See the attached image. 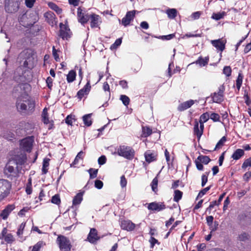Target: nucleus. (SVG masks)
<instances>
[{
  "label": "nucleus",
  "mask_w": 251,
  "mask_h": 251,
  "mask_svg": "<svg viewBox=\"0 0 251 251\" xmlns=\"http://www.w3.org/2000/svg\"><path fill=\"white\" fill-rule=\"evenodd\" d=\"M115 153L118 155L129 160H132L135 155L134 149L129 146L125 145L120 146Z\"/></svg>",
  "instance_id": "obj_1"
},
{
  "label": "nucleus",
  "mask_w": 251,
  "mask_h": 251,
  "mask_svg": "<svg viewBox=\"0 0 251 251\" xmlns=\"http://www.w3.org/2000/svg\"><path fill=\"white\" fill-rule=\"evenodd\" d=\"M38 20V17L36 13L32 12L29 14H24L20 19L21 24L26 27L33 25Z\"/></svg>",
  "instance_id": "obj_2"
},
{
  "label": "nucleus",
  "mask_w": 251,
  "mask_h": 251,
  "mask_svg": "<svg viewBox=\"0 0 251 251\" xmlns=\"http://www.w3.org/2000/svg\"><path fill=\"white\" fill-rule=\"evenodd\" d=\"M11 186V182L8 180L0 179V202L9 195Z\"/></svg>",
  "instance_id": "obj_3"
},
{
  "label": "nucleus",
  "mask_w": 251,
  "mask_h": 251,
  "mask_svg": "<svg viewBox=\"0 0 251 251\" xmlns=\"http://www.w3.org/2000/svg\"><path fill=\"white\" fill-rule=\"evenodd\" d=\"M24 57L25 60L24 62V66L25 68H32L34 64L33 54L30 50H26L22 52L19 56V58Z\"/></svg>",
  "instance_id": "obj_4"
},
{
  "label": "nucleus",
  "mask_w": 251,
  "mask_h": 251,
  "mask_svg": "<svg viewBox=\"0 0 251 251\" xmlns=\"http://www.w3.org/2000/svg\"><path fill=\"white\" fill-rule=\"evenodd\" d=\"M20 4V0H5V10L7 13H15L18 10Z\"/></svg>",
  "instance_id": "obj_5"
},
{
  "label": "nucleus",
  "mask_w": 251,
  "mask_h": 251,
  "mask_svg": "<svg viewBox=\"0 0 251 251\" xmlns=\"http://www.w3.org/2000/svg\"><path fill=\"white\" fill-rule=\"evenodd\" d=\"M57 242L59 245V248L62 251H70L72 245L70 240L65 236L59 235L57 238Z\"/></svg>",
  "instance_id": "obj_6"
},
{
  "label": "nucleus",
  "mask_w": 251,
  "mask_h": 251,
  "mask_svg": "<svg viewBox=\"0 0 251 251\" xmlns=\"http://www.w3.org/2000/svg\"><path fill=\"white\" fill-rule=\"evenodd\" d=\"M225 91V87L221 85L218 88L217 92H214L212 94L211 96L213 102L220 103L224 100V93Z\"/></svg>",
  "instance_id": "obj_7"
},
{
  "label": "nucleus",
  "mask_w": 251,
  "mask_h": 251,
  "mask_svg": "<svg viewBox=\"0 0 251 251\" xmlns=\"http://www.w3.org/2000/svg\"><path fill=\"white\" fill-rule=\"evenodd\" d=\"M78 21L81 24L86 23L90 19L91 14H89L86 11L81 7H78L77 11Z\"/></svg>",
  "instance_id": "obj_8"
},
{
  "label": "nucleus",
  "mask_w": 251,
  "mask_h": 251,
  "mask_svg": "<svg viewBox=\"0 0 251 251\" xmlns=\"http://www.w3.org/2000/svg\"><path fill=\"white\" fill-rule=\"evenodd\" d=\"M33 142V137L30 136L26 137L21 141V147L23 150L30 152L32 149Z\"/></svg>",
  "instance_id": "obj_9"
},
{
  "label": "nucleus",
  "mask_w": 251,
  "mask_h": 251,
  "mask_svg": "<svg viewBox=\"0 0 251 251\" xmlns=\"http://www.w3.org/2000/svg\"><path fill=\"white\" fill-rule=\"evenodd\" d=\"M138 11L133 10L126 12L125 16L122 19L121 24L125 26L129 25L135 16V14L138 13Z\"/></svg>",
  "instance_id": "obj_10"
},
{
  "label": "nucleus",
  "mask_w": 251,
  "mask_h": 251,
  "mask_svg": "<svg viewBox=\"0 0 251 251\" xmlns=\"http://www.w3.org/2000/svg\"><path fill=\"white\" fill-rule=\"evenodd\" d=\"M24 70L22 67H18L14 72V79L19 83L25 81V76L24 75Z\"/></svg>",
  "instance_id": "obj_11"
},
{
  "label": "nucleus",
  "mask_w": 251,
  "mask_h": 251,
  "mask_svg": "<svg viewBox=\"0 0 251 251\" xmlns=\"http://www.w3.org/2000/svg\"><path fill=\"white\" fill-rule=\"evenodd\" d=\"M60 36L63 39H67L70 38L71 35V32L68 26L66 24L62 23L60 24Z\"/></svg>",
  "instance_id": "obj_12"
},
{
  "label": "nucleus",
  "mask_w": 251,
  "mask_h": 251,
  "mask_svg": "<svg viewBox=\"0 0 251 251\" xmlns=\"http://www.w3.org/2000/svg\"><path fill=\"white\" fill-rule=\"evenodd\" d=\"M3 239L7 244H12L14 241L15 238L11 233H7V229L6 227L3 228L0 235V239Z\"/></svg>",
  "instance_id": "obj_13"
},
{
  "label": "nucleus",
  "mask_w": 251,
  "mask_h": 251,
  "mask_svg": "<svg viewBox=\"0 0 251 251\" xmlns=\"http://www.w3.org/2000/svg\"><path fill=\"white\" fill-rule=\"evenodd\" d=\"M99 239L100 237L98 235V231L96 229L94 228H91L87 236V240L92 244H95Z\"/></svg>",
  "instance_id": "obj_14"
},
{
  "label": "nucleus",
  "mask_w": 251,
  "mask_h": 251,
  "mask_svg": "<svg viewBox=\"0 0 251 251\" xmlns=\"http://www.w3.org/2000/svg\"><path fill=\"white\" fill-rule=\"evenodd\" d=\"M26 95L22 96L19 97L16 102V106L18 111L20 112L25 111L27 109L26 103L25 101V97Z\"/></svg>",
  "instance_id": "obj_15"
},
{
  "label": "nucleus",
  "mask_w": 251,
  "mask_h": 251,
  "mask_svg": "<svg viewBox=\"0 0 251 251\" xmlns=\"http://www.w3.org/2000/svg\"><path fill=\"white\" fill-rule=\"evenodd\" d=\"M42 121L45 125H49V128H51L53 126V121L52 120H50L49 115L48 113V109L45 107L44 108L42 113Z\"/></svg>",
  "instance_id": "obj_16"
},
{
  "label": "nucleus",
  "mask_w": 251,
  "mask_h": 251,
  "mask_svg": "<svg viewBox=\"0 0 251 251\" xmlns=\"http://www.w3.org/2000/svg\"><path fill=\"white\" fill-rule=\"evenodd\" d=\"M90 20V26L92 28L98 27L101 23L100 16L95 14H91Z\"/></svg>",
  "instance_id": "obj_17"
},
{
  "label": "nucleus",
  "mask_w": 251,
  "mask_h": 251,
  "mask_svg": "<svg viewBox=\"0 0 251 251\" xmlns=\"http://www.w3.org/2000/svg\"><path fill=\"white\" fill-rule=\"evenodd\" d=\"M44 17L47 22L52 26L56 25L57 21L55 14L51 12H47L44 14Z\"/></svg>",
  "instance_id": "obj_18"
},
{
  "label": "nucleus",
  "mask_w": 251,
  "mask_h": 251,
  "mask_svg": "<svg viewBox=\"0 0 251 251\" xmlns=\"http://www.w3.org/2000/svg\"><path fill=\"white\" fill-rule=\"evenodd\" d=\"M13 164L16 165L15 161L10 160L6 165L4 169V172L6 175L10 176L12 174H16L15 167L12 165Z\"/></svg>",
  "instance_id": "obj_19"
},
{
  "label": "nucleus",
  "mask_w": 251,
  "mask_h": 251,
  "mask_svg": "<svg viewBox=\"0 0 251 251\" xmlns=\"http://www.w3.org/2000/svg\"><path fill=\"white\" fill-rule=\"evenodd\" d=\"M15 206L14 204H8L6 207L1 211L0 216L3 220H6L10 213L15 209Z\"/></svg>",
  "instance_id": "obj_20"
},
{
  "label": "nucleus",
  "mask_w": 251,
  "mask_h": 251,
  "mask_svg": "<svg viewBox=\"0 0 251 251\" xmlns=\"http://www.w3.org/2000/svg\"><path fill=\"white\" fill-rule=\"evenodd\" d=\"M91 86L90 80H88L84 87L79 90L77 93V96L79 100H81L85 95H87L90 90Z\"/></svg>",
  "instance_id": "obj_21"
},
{
  "label": "nucleus",
  "mask_w": 251,
  "mask_h": 251,
  "mask_svg": "<svg viewBox=\"0 0 251 251\" xmlns=\"http://www.w3.org/2000/svg\"><path fill=\"white\" fill-rule=\"evenodd\" d=\"M121 226L123 229L132 231L134 229L135 225L130 220H124L122 221Z\"/></svg>",
  "instance_id": "obj_22"
},
{
  "label": "nucleus",
  "mask_w": 251,
  "mask_h": 251,
  "mask_svg": "<svg viewBox=\"0 0 251 251\" xmlns=\"http://www.w3.org/2000/svg\"><path fill=\"white\" fill-rule=\"evenodd\" d=\"M211 43L217 50L221 51H223L225 49L226 42L221 39L211 40Z\"/></svg>",
  "instance_id": "obj_23"
},
{
  "label": "nucleus",
  "mask_w": 251,
  "mask_h": 251,
  "mask_svg": "<svg viewBox=\"0 0 251 251\" xmlns=\"http://www.w3.org/2000/svg\"><path fill=\"white\" fill-rule=\"evenodd\" d=\"M149 210L161 211L165 208V206L162 203L151 202L150 203L148 207Z\"/></svg>",
  "instance_id": "obj_24"
},
{
  "label": "nucleus",
  "mask_w": 251,
  "mask_h": 251,
  "mask_svg": "<svg viewBox=\"0 0 251 251\" xmlns=\"http://www.w3.org/2000/svg\"><path fill=\"white\" fill-rule=\"evenodd\" d=\"M194 104V101L192 100L181 103L178 106L177 109L179 111H184L190 108Z\"/></svg>",
  "instance_id": "obj_25"
},
{
  "label": "nucleus",
  "mask_w": 251,
  "mask_h": 251,
  "mask_svg": "<svg viewBox=\"0 0 251 251\" xmlns=\"http://www.w3.org/2000/svg\"><path fill=\"white\" fill-rule=\"evenodd\" d=\"M156 154L152 152L151 151H148L145 153V157L146 161L148 163H151L156 160Z\"/></svg>",
  "instance_id": "obj_26"
},
{
  "label": "nucleus",
  "mask_w": 251,
  "mask_h": 251,
  "mask_svg": "<svg viewBox=\"0 0 251 251\" xmlns=\"http://www.w3.org/2000/svg\"><path fill=\"white\" fill-rule=\"evenodd\" d=\"M245 154L244 151L242 149H238L236 150L233 153L231 158L234 160H237L241 158Z\"/></svg>",
  "instance_id": "obj_27"
},
{
  "label": "nucleus",
  "mask_w": 251,
  "mask_h": 251,
  "mask_svg": "<svg viewBox=\"0 0 251 251\" xmlns=\"http://www.w3.org/2000/svg\"><path fill=\"white\" fill-rule=\"evenodd\" d=\"M209 61V58L208 57H205V58H202V57H199V58L194 62L196 64H199L200 67H203L208 64Z\"/></svg>",
  "instance_id": "obj_28"
},
{
  "label": "nucleus",
  "mask_w": 251,
  "mask_h": 251,
  "mask_svg": "<svg viewBox=\"0 0 251 251\" xmlns=\"http://www.w3.org/2000/svg\"><path fill=\"white\" fill-rule=\"evenodd\" d=\"M168 17L170 19H175L177 14V11L175 8H168L166 11Z\"/></svg>",
  "instance_id": "obj_29"
},
{
  "label": "nucleus",
  "mask_w": 251,
  "mask_h": 251,
  "mask_svg": "<svg viewBox=\"0 0 251 251\" xmlns=\"http://www.w3.org/2000/svg\"><path fill=\"white\" fill-rule=\"evenodd\" d=\"M83 192H79L76 194L73 200V204L74 205L79 204L83 200Z\"/></svg>",
  "instance_id": "obj_30"
},
{
  "label": "nucleus",
  "mask_w": 251,
  "mask_h": 251,
  "mask_svg": "<svg viewBox=\"0 0 251 251\" xmlns=\"http://www.w3.org/2000/svg\"><path fill=\"white\" fill-rule=\"evenodd\" d=\"M92 114H88L83 116L82 119L84 124L87 126H90L92 124L91 116Z\"/></svg>",
  "instance_id": "obj_31"
},
{
  "label": "nucleus",
  "mask_w": 251,
  "mask_h": 251,
  "mask_svg": "<svg viewBox=\"0 0 251 251\" xmlns=\"http://www.w3.org/2000/svg\"><path fill=\"white\" fill-rule=\"evenodd\" d=\"M152 129L148 126H142V136L147 137L152 134Z\"/></svg>",
  "instance_id": "obj_32"
},
{
  "label": "nucleus",
  "mask_w": 251,
  "mask_h": 251,
  "mask_svg": "<svg viewBox=\"0 0 251 251\" xmlns=\"http://www.w3.org/2000/svg\"><path fill=\"white\" fill-rule=\"evenodd\" d=\"M194 130L195 134H196L197 137L200 139L203 132H202L201 130L200 129L199 127V123L197 121H195V122Z\"/></svg>",
  "instance_id": "obj_33"
},
{
  "label": "nucleus",
  "mask_w": 251,
  "mask_h": 251,
  "mask_svg": "<svg viewBox=\"0 0 251 251\" xmlns=\"http://www.w3.org/2000/svg\"><path fill=\"white\" fill-rule=\"evenodd\" d=\"M84 156V152L82 151H79L76 156L74 162L71 164V166H75L78 164L79 160H82Z\"/></svg>",
  "instance_id": "obj_34"
},
{
  "label": "nucleus",
  "mask_w": 251,
  "mask_h": 251,
  "mask_svg": "<svg viewBox=\"0 0 251 251\" xmlns=\"http://www.w3.org/2000/svg\"><path fill=\"white\" fill-rule=\"evenodd\" d=\"M76 77V73L74 70H71L67 75V80L68 82L70 83L73 82Z\"/></svg>",
  "instance_id": "obj_35"
},
{
  "label": "nucleus",
  "mask_w": 251,
  "mask_h": 251,
  "mask_svg": "<svg viewBox=\"0 0 251 251\" xmlns=\"http://www.w3.org/2000/svg\"><path fill=\"white\" fill-rule=\"evenodd\" d=\"M197 159L204 164H207L211 160L208 156L202 155H199Z\"/></svg>",
  "instance_id": "obj_36"
},
{
  "label": "nucleus",
  "mask_w": 251,
  "mask_h": 251,
  "mask_svg": "<svg viewBox=\"0 0 251 251\" xmlns=\"http://www.w3.org/2000/svg\"><path fill=\"white\" fill-rule=\"evenodd\" d=\"M49 7L55 11L58 14L61 13L62 9L60 8L56 4L53 2H49L48 3Z\"/></svg>",
  "instance_id": "obj_37"
},
{
  "label": "nucleus",
  "mask_w": 251,
  "mask_h": 251,
  "mask_svg": "<svg viewBox=\"0 0 251 251\" xmlns=\"http://www.w3.org/2000/svg\"><path fill=\"white\" fill-rule=\"evenodd\" d=\"M23 100L25 101V102L28 105L29 109L32 110L34 108V107H35L34 101L29 100L28 96L27 95L25 96V100Z\"/></svg>",
  "instance_id": "obj_38"
},
{
  "label": "nucleus",
  "mask_w": 251,
  "mask_h": 251,
  "mask_svg": "<svg viewBox=\"0 0 251 251\" xmlns=\"http://www.w3.org/2000/svg\"><path fill=\"white\" fill-rule=\"evenodd\" d=\"M226 15L225 12H218V13H214L212 14V18L215 20H219L224 17Z\"/></svg>",
  "instance_id": "obj_39"
},
{
  "label": "nucleus",
  "mask_w": 251,
  "mask_h": 251,
  "mask_svg": "<svg viewBox=\"0 0 251 251\" xmlns=\"http://www.w3.org/2000/svg\"><path fill=\"white\" fill-rule=\"evenodd\" d=\"M26 159V156L24 154H21V155L20 156L16 157L15 158V161H16V162H15V165H17V164L22 165V164H24L25 162Z\"/></svg>",
  "instance_id": "obj_40"
},
{
  "label": "nucleus",
  "mask_w": 251,
  "mask_h": 251,
  "mask_svg": "<svg viewBox=\"0 0 251 251\" xmlns=\"http://www.w3.org/2000/svg\"><path fill=\"white\" fill-rule=\"evenodd\" d=\"M182 196V192L178 190H176L174 192V201L176 202H178Z\"/></svg>",
  "instance_id": "obj_41"
},
{
  "label": "nucleus",
  "mask_w": 251,
  "mask_h": 251,
  "mask_svg": "<svg viewBox=\"0 0 251 251\" xmlns=\"http://www.w3.org/2000/svg\"><path fill=\"white\" fill-rule=\"evenodd\" d=\"M25 192L27 195L31 194L32 192V182H31V178H29L28 179V182L27 183V184L26 185Z\"/></svg>",
  "instance_id": "obj_42"
},
{
  "label": "nucleus",
  "mask_w": 251,
  "mask_h": 251,
  "mask_svg": "<svg viewBox=\"0 0 251 251\" xmlns=\"http://www.w3.org/2000/svg\"><path fill=\"white\" fill-rule=\"evenodd\" d=\"M44 245H45V243L43 241H39L33 247L32 251H39Z\"/></svg>",
  "instance_id": "obj_43"
},
{
  "label": "nucleus",
  "mask_w": 251,
  "mask_h": 251,
  "mask_svg": "<svg viewBox=\"0 0 251 251\" xmlns=\"http://www.w3.org/2000/svg\"><path fill=\"white\" fill-rule=\"evenodd\" d=\"M151 187L152 190L156 193L158 189H157V186H158V179L156 177L154 178L151 183Z\"/></svg>",
  "instance_id": "obj_44"
},
{
  "label": "nucleus",
  "mask_w": 251,
  "mask_h": 251,
  "mask_svg": "<svg viewBox=\"0 0 251 251\" xmlns=\"http://www.w3.org/2000/svg\"><path fill=\"white\" fill-rule=\"evenodd\" d=\"M243 77L242 75L241 74H239L236 80V87L238 91L240 90L241 86L242 85L243 82Z\"/></svg>",
  "instance_id": "obj_45"
},
{
  "label": "nucleus",
  "mask_w": 251,
  "mask_h": 251,
  "mask_svg": "<svg viewBox=\"0 0 251 251\" xmlns=\"http://www.w3.org/2000/svg\"><path fill=\"white\" fill-rule=\"evenodd\" d=\"M209 114L207 112L204 113L201 116L199 122L205 123L209 120Z\"/></svg>",
  "instance_id": "obj_46"
},
{
  "label": "nucleus",
  "mask_w": 251,
  "mask_h": 251,
  "mask_svg": "<svg viewBox=\"0 0 251 251\" xmlns=\"http://www.w3.org/2000/svg\"><path fill=\"white\" fill-rule=\"evenodd\" d=\"M122 43V39L121 38H118L116 39V40L115 41V42L111 45L110 47L111 50H114L117 49L119 46L121 45Z\"/></svg>",
  "instance_id": "obj_47"
},
{
  "label": "nucleus",
  "mask_w": 251,
  "mask_h": 251,
  "mask_svg": "<svg viewBox=\"0 0 251 251\" xmlns=\"http://www.w3.org/2000/svg\"><path fill=\"white\" fill-rule=\"evenodd\" d=\"M51 201L54 204L59 205L61 202L59 196L58 195L53 196L51 198Z\"/></svg>",
  "instance_id": "obj_48"
},
{
  "label": "nucleus",
  "mask_w": 251,
  "mask_h": 251,
  "mask_svg": "<svg viewBox=\"0 0 251 251\" xmlns=\"http://www.w3.org/2000/svg\"><path fill=\"white\" fill-rule=\"evenodd\" d=\"M249 238V234L246 232H242L238 235V240L241 241H245Z\"/></svg>",
  "instance_id": "obj_49"
},
{
  "label": "nucleus",
  "mask_w": 251,
  "mask_h": 251,
  "mask_svg": "<svg viewBox=\"0 0 251 251\" xmlns=\"http://www.w3.org/2000/svg\"><path fill=\"white\" fill-rule=\"evenodd\" d=\"M226 141V138L225 136H223L217 143L215 147V150L221 148L224 144Z\"/></svg>",
  "instance_id": "obj_50"
},
{
  "label": "nucleus",
  "mask_w": 251,
  "mask_h": 251,
  "mask_svg": "<svg viewBox=\"0 0 251 251\" xmlns=\"http://www.w3.org/2000/svg\"><path fill=\"white\" fill-rule=\"evenodd\" d=\"M120 100L122 101L123 104L127 106L129 103V98L126 95H121L120 97Z\"/></svg>",
  "instance_id": "obj_51"
},
{
  "label": "nucleus",
  "mask_w": 251,
  "mask_h": 251,
  "mask_svg": "<svg viewBox=\"0 0 251 251\" xmlns=\"http://www.w3.org/2000/svg\"><path fill=\"white\" fill-rule=\"evenodd\" d=\"M25 223H22L19 226L18 231L17 232V234L18 236L20 237L23 233V231L25 228Z\"/></svg>",
  "instance_id": "obj_52"
},
{
  "label": "nucleus",
  "mask_w": 251,
  "mask_h": 251,
  "mask_svg": "<svg viewBox=\"0 0 251 251\" xmlns=\"http://www.w3.org/2000/svg\"><path fill=\"white\" fill-rule=\"evenodd\" d=\"M209 172L208 173H205L204 174H203L201 176V186L202 187H203L206 182H207L208 180V176Z\"/></svg>",
  "instance_id": "obj_53"
},
{
  "label": "nucleus",
  "mask_w": 251,
  "mask_h": 251,
  "mask_svg": "<svg viewBox=\"0 0 251 251\" xmlns=\"http://www.w3.org/2000/svg\"><path fill=\"white\" fill-rule=\"evenodd\" d=\"M251 166V157L246 159L242 165V169H246L248 167Z\"/></svg>",
  "instance_id": "obj_54"
},
{
  "label": "nucleus",
  "mask_w": 251,
  "mask_h": 251,
  "mask_svg": "<svg viewBox=\"0 0 251 251\" xmlns=\"http://www.w3.org/2000/svg\"><path fill=\"white\" fill-rule=\"evenodd\" d=\"M210 118L214 122H218L220 121V115L215 113H212L210 115Z\"/></svg>",
  "instance_id": "obj_55"
},
{
  "label": "nucleus",
  "mask_w": 251,
  "mask_h": 251,
  "mask_svg": "<svg viewBox=\"0 0 251 251\" xmlns=\"http://www.w3.org/2000/svg\"><path fill=\"white\" fill-rule=\"evenodd\" d=\"M91 178H95L98 174V170L91 168L88 170Z\"/></svg>",
  "instance_id": "obj_56"
},
{
  "label": "nucleus",
  "mask_w": 251,
  "mask_h": 251,
  "mask_svg": "<svg viewBox=\"0 0 251 251\" xmlns=\"http://www.w3.org/2000/svg\"><path fill=\"white\" fill-rule=\"evenodd\" d=\"M211 186H209L201 190L198 194L197 198H199L202 197L206 193V192L209 190Z\"/></svg>",
  "instance_id": "obj_57"
},
{
  "label": "nucleus",
  "mask_w": 251,
  "mask_h": 251,
  "mask_svg": "<svg viewBox=\"0 0 251 251\" xmlns=\"http://www.w3.org/2000/svg\"><path fill=\"white\" fill-rule=\"evenodd\" d=\"M223 74L226 76H229L231 74V69L229 66H225L223 69Z\"/></svg>",
  "instance_id": "obj_58"
},
{
  "label": "nucleus",
  "mask_w": 251,
  "mask_h": 251,
  "mask_svg": "<svg viewBox=\"0 0 251 251\" xmlns=\"http://www.w3.org/2000/svg\"><path fill=\"white\" fill-rule=\"evenodd\" d=\"M201 14H202V12L197 11V12H194L192 14L191 18L193 20H197L200 17V16Z\"/></svg>",
  "instance_id": "obj_59"
},
{
  "label": "nucleus",
  "mask_w": 251,
  "mask_h": 251,
  "mask_svg": "<svg viewBox=\"0 0 251 251\" xmlns=\"http://www.w3.org/2000/svg\"><path fill=\"white\" fill-rule=\"evenodd\" d=\"M127 184V180L126 178H125V176H122L121 177V180H120V185L122 187V188H125L126 187Z\"/></svg>",
  "instance_id": "obj_60"
},
{
  "label": "nucleus",
  "mask_w": 251,
  "mask_h": 251,
  "mask_svg": "<svg viewBox=\"0 0 251 251\" xmlns=\"http://www.w3.org/2000/svg\"><path fill=\"white\" fill-rule=\"evenodd\" d=\"M35 2V0H25V5L28 8H32Z\"/></svg>",
  "instance_id": "obj_61"
},
{
  "label": "nucleus",
  "mask_w": 251,
  "mask_h": 251,
  "mask_svg": "<svg viewBox=\"0 0 251 251\" xmlns=\"http://www.w3.org/2000/svg\"><path fill=\"white\" fill-rule=\"evenodd\" d=\"M195 163L197 167V169L199 171H202L203 169V166L200 161H198L197 159H196L195 161Z\"/></svg>",
  "instance_id": "obj_62"
},
{
  "label": "nucleus",
  "mask_w": 251,
  "mask_h": 251,
  "mask_svg": "<svg viewBox=\"0 0 251 251\" xmlns=\"http://www.w3.org/2000/svg\"><path fill=\"white\" fill-rule=\"evenodd\" d=\"M106 161V158L104 155H101L98 159V163L100 165L104 164Z\"/></svg>",
  "instance_id": "obj_63"
},
{
  "label": "nucleus",
  "mask_w": 251,
  "mask_h": 251,
  "mask_svg": "<svg viewBox=\"0 0 251 251\" xmlns=\"http://www.w3.org/2000/svg\"><path fill=\"white\" fill-rule=\"evenodd\" d=\"M95 186L98 189H100L102 188L103 182L100 180H96L95 182Z\"/></svg>",
  "instance_id": "obj_64"
}]
</instances>
